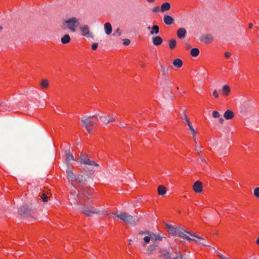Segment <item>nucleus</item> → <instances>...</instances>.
Wrapping results in <instances>:
<instances>
[{"instance_id":"obj_2","label":"nucleus","mask_w":259,"mask_h":259,"mask_svg":"<svg viewBox=\"0 0 259 259\" xmlns=\"http://www.w3.org/2000/svg\"><path fill=\"white\" fill-rule=\"evenodd\" d=\"M175 236H178L188 240L194 241L197 243L204 244V240L195 234L187 232L181 227H176Z\"/></svg>"},{"instance_id":"obj_32","label":"nucleus","mask_w":259,"mask_h":259,"mask_svg":"<svg viewBox=\"0 0 259 259\" xmlns=\"http://www.w3.org/2000/svg\"><path fill=\"white\" fill-rule=\"evenodd\" d=\"M168 46L170 49L173 50L176 46V41L174 39H171L169 40Z\"/></svg>"},{"instance_id":"obj_4","label":"nucleus","mask_w":259,"mask_h":259,"mask_svg":"<svg viewBox=\"0 0 259 259\" xmlns=\"http://www.w3.org/2000/svg\"><path fill=\"white\" fill-rule=\"evenodd\" d=\"M113 214L128 225H135L136 222L139 221V218L137 217H133L126 212H120L119 214Z\"/></svg>"},{"instance_id":"obj_31","label":"nucleus","mask_w":259,"mask_h":259,"mask_svg":"<svg viewBox=\"0 0 259 259\" xmlns=\"http://www.w3.org/2000/svg\"><path fill=\"white\" fill-rule=\"evenodd\" d=\"M166 192V188L163 185L158 187V193L159 195H164Z\"/></svg>"},{"instance_id":"obj_10","label":"nucleus","mask_w":259,"mask_h":259,"mask_svg":"<svg viewBox=\"0 0 259 259\" xmlns=\"http://www.w3.org/2000/svg\"><path fill=\"white\" fill-rule=\"evenodd\" d=\"M31 211L28 205H24L18 209V212L21 215L28 217L31 215Z\"/></svg>"},{"instance_id":"obj_12","label":"nucleus","mask_w":259,"mask_h":259,"mask_svg":"<svg viewBox=\"0 0 259 259\" xmlns=\"http://www.w3.org/2000/svg\"><path fill=\"white\" fill-rule=\"evenodd\" d=\"M100 119L101 121L106 125H107L109 123L113 122L116 120L115 118L113 117L109 116L108 115L101 116Z\"/></svg>"},{"instance_id":"obj_18","label":"nucleus","mask_w":259,"mask_h":259,"mask_svg":"<svg viewBox=\"0 0 259 259\" xmlns=\"http://www.w3.org/2000/svg\"><path fill=\"white\" fill-rule=\"evenodd\" d=\"M170 9V4L168 2H165L163 4L160 6V12L163 13L166 11H168Z\"/></svg>"},{"instance_id":"obj_53","label":"nucleus","mask_w":259,"mask_h":259,"mask_svg":"<svg viewBox=\"0 0 259 259\" xmlns=\"http://www.w3.org/2000/svg\"><path fill=\"white\" fill-rule=\"evenodd\" d=\"M256 243L259 245V237L258 238V239H257L256 240Z\"/></svg>"},{"instance_id":"obj_23","label":"nucleus","mask_w":259,"mask_h":259,"mask_svg":"<svg viewBox=\"0 0 259 259\" xmlns=\"http://www.w3.org/2000/svg\"><path fill=\"white\" fill-rule=\"evenodd\" d=\"M104 29L107 35H110L112 31L111 24L110 23H106L104 24Z\"/></svg>"},{"instance_id":"obj_9","label":"nucleus","mask_w":259,"mask_h":259,"mask_svg":"<svg viewBox=\"0 0 259 259\" xmlns=\"http://www.w3.org/2000/svg\"><path fill=\"white\" fill-rule=\"evenodd\" d=\"M227 146L223 144L222 140L218 141L215 146L214 150L218 152L219 155H223L228 154L226 150Z\"/></svg>"},{"instance_id":"obj_17","label":"nucleus","mask_w":259,"mask_h":259,"mask_svg":"<svg viewBox=\"0 0 259 259\" xmlns=\"http://www.w3.org/2000/svg\"><path fill=\"white\" fill-rule=\"evenodd\" d=\"M86 181L85 178L82 176L79 175L75 178V181H74L73 184H75V183H78V184H82Z\"/></svg>"},{"instance_id":"obj_44","label":"nucleus","mask_w":259,"mask_h":259,"mask_svg":"<svg viewBox=\"0 0 259 259\" xmlns=\"http://www.w3.org/2000/svg\"><path fill=\"white\" fill-rule=\"evenodd\" d=\"M98 46V44L97 43H94L92 45V49L93 50L95 51V50H96L97 49Z\"/></svg>"},{"instance_id":"obj_5","label":"nucleus","mask_w":259,"mask_h":259,"mask_svg":"<svg viewBox=\"0 0 259 259\" xmlns=\"http://www.w3.org/2000/svg\"><path fill=\"white\" fill-rule=\"evenodd\" d=\"M96 116V115H94L91 116H84L82 117L81 121L82 126L84 127L88 133H90L91 132V127L95 123L94 121L92 120V118H95Z\"/></svg>"},{"instance_id":"obj_50","label":"nucleus","mask_w":259,"mask_h":259,"mask_svg":"<svg viewBox=\"0 0 259 259\" xmlns=\"http://www.w3.org/2000/svg\"><path fill=\"white\" fill-rule=\"evenodd\" d=\"M253 27V24L252 23H249L248 25L249 28H251Z\"/></svg>"},{"instance_id":"obj_38","label":"nucleus","mask_w":259,"mask_h":259,"mask_svg":"<svg viewBox=\"0 0 259 259\" xmlns=\"http://www.w3.org/2000/svg\"><path fill=\"white\" fill-rule=\"evenodd\" d=\"M209 39V35H203L201 38V41L203 42H207Z\"/></svg>"},{"instance_id":"obj_55","label":"nucleus","mask_w":259,"mask_h":259,"mask_svg":"<svg viewBox=\"0 0 259 259\" xmlns=\"http://www.w3.org/2000/svg\"><path fill=\"white\" fill-rule=\"evenodd\" d=\"M189 48H190V46H188L187 47V49H189Z\"/></svg>"},{"instance_id":"obj_43","label":"nucleus","mask_w":259,"mask_h":259,"mask_svg":"<svg viewBox=\"0 0 259 259\" xmlns=\"http://www.w3.org/2000/svg\"><path fill=\"white\" fill-rule=\"evenodd\" d=\"M187 125H188L189 127V129L191 131V132L192 133H194V128H193V127L192 126V124H191V122H188V123H187Z\"/></svg>"},{"instance_id":"obj_54","label":"nucleus","mask_w":259,"mask_h":259,"mask_svg":"<svg viewBox=\"0 0 259 259\" xmlns=\"http://www.w3.org/2000/svg\"><path fill=\"white\" fill-rule=\"evenodd\" d=\"M213 249V250H214L215 251L217 252V251L216 250V249L214 248V247H212V248Z\"/></svg>"},{"instance_id":"obj_20","label":"nucleus","mask_w":259,"mask_h":259,"mask_svg":"<svg viewBox=\"0 0 259 259\" xmlns=\"http://www.w3.org/2000/svg\"><path fill=\"white\" fill-rule=\"evenodd\" d=\"M162 42L163 39L162 37L159 36H156L152 38V42L155 46H160L162 44Z\"/></svg>"},{"instance_id":"obj_47","label":"nucleus","mask_w":259,"mask_h":259,"mask_svg":"<svg viewBox=\"0 0 259 259\" xmlns=\"http://www.w3.org/2000/svg\"><path fill=\"white\" fill-rule=\"evenodd\" d=\"M196 134H197V132L195 130H194V133H192L193 137V139H194L195 142L196 143H197V142L195 140V136H196Z\"/></svg>"},{"instance_id":"obj_1","label":"nucleus","mask_w":259,"mask_h":259,"mask_svg":"<svg viewBox=\"0 0 259 259\" xmlns=\"http://www.w3.org/2000/svg\"><path fill=\"white\" fill-rule=\"evenodd\" d=\"M138 237L141 240V243L143 247H146L150 241L156 242L162 240L163 237L160 234H156L149 231H141L138 234Z\"/></svg>"},{"instance_id":"obj_24","label":"nucleus","mask_w":259,"mask_h":259,"mask_svg":"<svg viewBox=\"0 0 259 259\" xmlns=\"http://www.w3.org/2000/svg\"><path fill=\"white\" fill-rule=\"evenodd\" d=\"M71 160L77 161V160L74 158L72 153H70L69 152H67L66 153L65 161L67 163L68 166L69 165Z\"/></svg>"},{"instance_id":"obj_30","label":"nucleus","mask_w":259,"mask_h":259,"mask_svg":"<svg viewBox=\"0 0 259 259\" xmlns=\"http://www.w3.org/2000/svg\"><path fill=\"white\" fill-rule=\"evenodd\" d=\"M222 91L223 94L224 96H227L230 94V87L228 85H225L223 86Z\"/></svg>"},{"instance_id":"obj_42","label":"nucleus","mask_w":259,"mask_h":259,"mask_svg":"<svg viewBox=\"0 0 259 259\" xmlns=\"http://www.w3.org/2000/svg\"><path fill=\"white\" fill-rule=\"evenodd\" d=\"M254 195L256 197L259 198V187L256 188L254 190Z\"/></svg>"},{"instance_id":"obj_22","label":"nucleus","mask_w":259,"mask_h":259,"mask_svg":"<svg viewBox=\"0 0 259 259\" xmlns=\"http://www.w3.org/2000/svg\"><path fill=\"white\" fill-rule=\"evenodd\" d=\"M163 21L165 24L170 25L174 22V19L170 16L164 15L163 17Z\"/></svg>"},{"instance_id":"obj_52","label":"nucleus","mask_w":259,"mask_h":259,"mask_svg":"<svg viewBox=\"0 0 259 259\" xmlns=\"http://www.w3.org/2000/svg\"><path fill=\"white\" fill-rule=\"evenodd\" d=\"M145 64H144V63H142V64H141V67H142L144 68V67H145Z\"/></svg>"},{"instance_id":"obj_56","label":"nucleus","mask_w":259,"mask_h":259,"mask_svg":"<svg viewBox=\"0 0 259 259\" xmlns=\"http://www.w3.org/2000/svg\"><path fill=\"white\" fill-rule=\"evenodd\" d=\"M253 259H257L256 257H254Z\"/></svg>"},{"instance_id":"obj_19","label":"nucleus","mask_w":259,"mask_h":259,"mask_svg":"<svg viewBox=\"0 0 259 259\" xmlns=\"http://www.w3.org/2000/svg\"><path fill=\"white\" fill-rule=\"evenodd\" d=\"M177 34L179 38H184L186 34V30L184 28H180L178 29Z\"/></svg>"},{"instance_id":"obj_25","label":"nucleus","mask_w":259,"mask_h":259,"mask_svg":"<svg viewBox=\"0 0 259 259\" xmlns=\"http://www.w3.org/2000/svg\"><path fill=\"white\" fill-rule=\"evenodd\" d=\"M165 225L168 233L172 236L175 235L176 227H174V226L167 224H165Z\"/></svg>"},{"instance_id":"obj_33","label":"nucleus","mask_w":259,"mask_h":259,"mask_svg":"<svg viewBox=\"0 0 259 259\" xmlns=\"http://www.w3.org/2000/svg\"><path fill=\"white\" fill-rule=\"evenodd\" d=\"M40 84L42 88L47 89L49 87V81L46 79H43L41 80Z\"/></svg>"},{"instance_id":"obj_13","label":"nucleus","mask_w":259,"mask_h":259,"mask_svg":"<svg viewBox=\"0 0 259 259\" xmlns=\"http://www.w3.org/2000/svg\"><path fill=\"white\" fill-rule=\"evenodd\" d=\"M157 259H183L182 256H177L176 257L173 256L172 257L171 256V254L169 252H165L162 254L161 256H160Z\"/></svg>"},{"instance_id":"obj_41","label":"nucleus","mask_w":259,"mask_h":259,"mask_svg":"<svg viewBox=\"0 0 259 259\" xmlns=\"http://www.w3.org/2000/svg\"><path fill=\"white\" fill-rule=\"evenodd\" d=\"M122 40H123V44L125 46H128V45H130V44L131 42L130 40L127 38L123 39Z\"/></svg>"},{"instance_id":"obj_11","label":"nucleus","mask_w":259,"mask_h":259,"mask_svg":"<svg viewBox=\"0 0 259 259\" xmlns=\"http://www.w3.org/2000/svg\"><path fill=\"white\" fill-rule=\"evenodd\" d=\"M202 183L197 181L195 182L193 185V190L196 193H201L202 191Z\"/></svg>"},{"instance_id":"obj_29","label":"nucleus","mask_w":259,"mask_h":259,"mask_svg":"<svg viewBox=\"0 0 259 259\" xmlns=\"http://www.w3.org/2000/svg\"><path fill=\"white\" fill-rule=\"evenodd\" d=\"M212 116L214 118H219V120L221 124H223L224 123V119L223 117H220V114L218 111H213L212 112Z\"/></svg>"},{"instance_id":"obj_15","label":"nucleus","mask_w":259,"mask_h":259,"mask_svg":"<svg viewBox=\"0 0 259 259\" xmlns=\"http://www.w3.org/2000/svg\"><path fill=\"white\" fill-rule=\"evenodd\" d=\"M93 193V190L89 187H83L82 190V193L87 197L91 196Z\"/></svg>"},{"instance_id":"obj_3","label":"nucleus","mask_w":259,"mask_h":259,"mask_svg":"<svg viewBox=\"0 0 259 259\" xmlns=\"http://www.w3.org/2000/svg\"><path fill=\"white\" fill-rule=\"evenodd\" d=\"M79 25V21L78 18L75 17H70L62 21L61 27L63 30L69 29L71 32H74Z\"/></svg>"},{"instance_id":"obj_57","label":"nucleus","mask_w":259,"mask_h":259,"mask_svg":"<svg viewBox=\"0 0 259 259\" xmlns=\"http://www.w3.org/2000/svg\"><path fill=\"white\" fill-rule=\"evenodd\" d=\"M203 160H204V159H203V158H202V159H201V161H203Z\"/></svg>"},{"instance_id":"obj_16","label":"nucleus","mask_w":259,"mask_h":259,"mask_svg":"<svg viewBox=\"0 0 259 259\" xmlns=\"http://www.w3.org/2000/svg\"><path fill=\"white\" fill-rule=\"evenodd\" d=\"M66 172H67V174L68 176V181H71L72 183H73L74 181H75V179L76 177L73 173L71 168L70 167H68Z\"/></svg>"},{"instance_id":"obj_48","label":"nucleus","mask_w":259,"mask_h":259,"mask_svg":"<svg viewBox=\"0 0 259 259\" xmlns=\"http://www.w3.org/2000/svg\"><path fill=\"white\" fill-rule=\"evenodd\" d=\"M3 30L4 27L2 25H0V32H2Z\"/></svg>"},{"instance_id":"obj_7","label":"nucleus","mask_w":259,"mask_h":259,"mask_svg":"<svg viewBox=\"0 0 259 259\" xmlns=\"http://www.w3.org/2000/svg\"><path fill=\"white\" fill-rule=\"evenodd\" d=\"M81 211L88 216H92L93 214L98 213L100 210L92 206L82 205Z\"/></svg>"},{"instance_id":"obj_37","label":"nucleus","mask_w":259,"mask_h":259,"mask_svg":"<svg viewBox=\"0 0 259 259\" xmlns=\"http://www.w3.org/2000/svg\"><path fill=\"white\" fill-rule=\"evenodd\" d=\"M113 35L114 36H120L121 35V30L118 28H117L115 30Z\"/></svg>"},{"instance_id":"obj_6","label":"nucleus","mask_w":259,"mask_h":259,"mask_svg":"<svg viewBox=\"0 0 259 259\" xmlns=\"http://www.w3.org/2000/svg\"><path fill=\"white\" fill-rule=\"evenodd\" d=\"M77 161H79L82 164L93 165L95 166H99V164L95 161L90 160L89 159V156L87 154H81Z\"/></svg>"},{"instance_id":"obj_40","label":"nucleus","mask_w":259,"mask_h":259,"mask_svg":"<svg viewBox=\"0 0 259 259\" xmlns=\"http://www.w3.org/2000/svg\"><path fill=\"white\" fill-rule=\"evenodd\" d=\"M182 119L184 120L186 123L190 122L189 119L185 113L183 114V116H182Z\"/></svg>"},{"instance_id":"obj_39","label":"nucleus","mask_w":259,"mask_h":259,"mask_svg":"<svg viewBox=\"0 0 259 259\" xmlns=\"http://www.w3.org/2000/svg\"><path fill=\"white\" fill-rule=\"evenodd\" d=\"M152 11L154 13H158L160 12V7L159 8L158 6L155 7L152 9Z\"/></svg>"},{"instance_id":"obj_51","label":"nucleus","mask_w":259,"mask_h":259,"mask_svg":"<svg viewBox=\"0 0 259 259\" xmlns=\"http://www.w3.org/2000/svg\"><path fill=\"white\" fill-rule=\"evenodd\" d=\"M149 3H153L155 0H146Z\"/></svg>"},{"instance_id":"obj_27","label":"nucleus","mask_w":259,"mask_h":259,"mask_svg":"<svg viewBox=\"0 0 259 259\" xmlns=\"http://www.w3.org/2000/svg\"><path fill=\"white\" fill-rule=\"evenodd\" d=\"M159 64L162 75H167L168 74V68L164 67V66L160 62L159 63Z\"/></svg>"},{"instance_id":"obj_8","label":"nucleus","mask_w":259,"mask_h":259,"mask_svg":"<svg viewBox=\"0 0 259 259\" xmlns=\"http://www.w3.org/2000/svg\"><path fill=\"white\" fill-rule=\"evenodd\" d=\"M79 30L82 36L88 38L94 37L93 33L90 31V27L87 25H81L79 26Z\"/></svg>"},{"instance_id":"obj_14","label":"nucleus","mask_w":259,"mask_h":259,"mask_svg":"<svg viewBox=\"0 0 259 259\" xmlns=\"http://www.w3.org/2000/svg\"><path fill=\"white\" fill-rule=\"evenodd\" d=\"M148 30H150V34L151 35H156L159 33V27L158 25H155L151 26H148L147 27Z\"/></svg>"},{"instance_id":"obj_45","label":"nucleus","mask_w":259,"mask_h":259,"mask_svg":"<svg viewBox=\"0 0 259 259\" xmlns=\"http://www.w3.org/2000/svg\"><path fill=\"white\" fill-rule=\"evenodd\" d=\"M213 96L215 97V98H218L219 97V94L218 93V92L217 91V90H214L213 92Z\"/></svg>"},{"instance_id":"obj_35","label":"nucleus","mask_w":259,"mask_h":259,"mask_svg":"<svg viewBox=\"0 0 259 259\" xmlns=\"http://www.w3.org/2000/svg\"><path fill=\"white\" fill-rule=\"evenodd\" d=\"M153 243L151 244L147 248V251L151 252L154 250L156 247L157 246V245L155 244V242H152Z\"/></svg>"},{"instance_id":"obj_36","label":"nucleus","mask_w":259,"mask_h":259,"mask_svg":"<svg viewBox=\"0 0 259 259\" xmlns=\"http://www.w3.org/2000/svg\"><path fill=\"white\" fill-rule=\"evenodd\" d=\"M40 198L44 202H47L48 201V197L45 193L40 195Z\"/></svg>"},{"instance_id":"obj_26","label":"nucleus","mask_w":259,"mask_h":259,"mask_svg":"<svg viewBox=\"0 0 259 259\" xmlns=\"http://www.w3.org/2000/svg\"><path fill=\"white\" fill-rule=\"evenodd\" d=\"M71 40L70 36L69 34H65L61 38V42L63 44H67L70 42Z\"/></svg>"},{"instance_id":"obj_34","label":"nucleus","mask_w":259,"mask_h":259,"mask_svg":"<svg viewBox=\"0 0 259 259\" xmlns=\"http://www.w3.org/2000/svg\"><path fill=\"white\" fill-rule=\"evenodd\" d=\"M191 55L192 56L196 57L199 54V50L197 48H193L191 50Z\"/></svg>"},{"instance_id":"obj_28","label":"nucleus","mask_w":259,"mask_h":259,"mask_svg":"<svg viewBox=\"0 0 259 259\" xmlns=\"http://www.w3.org/2000/svg\"><path fill=\"white\" fill-rule=\"evenodd\" d=\"M173 65L177 68H180L183 65V62L180 59H176L173 61Z\"/></svg>"},{"instance_id":"obj_46","label":"nucleus","mask_w":259,"mask_h":259,"mask_svg":"<svg viewBox=\"0 0 259 259\" xmlns=\"http://www.w3.org/2000/svg\"><path fill=\"white\" fill-rule=\"evenodd\" d=\"M225 56L226 58H229L231 56V54L230 52H226L225 53Z\"/></svg>"},{"instance_id":"obj_21","label":"nucleus","mask_w":259,"mask_h":259,"mask_svg":"<svg viewBox=\"0 0 259 259\" xmlns=\"http://www.w3.org/2000/svg\"><path fill=\"white\" fill-rule=\"evenodd\" d=\"M234 113L232 110H227L225 112L223 116L226 119L228 120L233 118L234 117Z\"/></svg>"},{"instance_id":"obj_49","label":"nucleus","mask_w":259,"mask_h":259,"mask_svg":"<svg viewBox=\"0 0 259 259\" xmlns=\"http://www.w3.org/2000/svg\"><path fill=\"white\" fill-rule=\"evenodd\" d=\"M218 257H219V258H220L221 259V256H225L224 255H222V254H221L220 253H219L218 255H217Z\"/></svg>"}]
</instances>
